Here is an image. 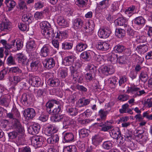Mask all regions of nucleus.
Segmentation results:
<instances>
[{
	"label": "nucleus",
	"instance_id": "obj_1",
	"mask_svg": "<svg viewBox=\"0 0 152 152\" xmlns=\"http://www.w3.org/2000/svg\"><path fill=\"white\" fill-rule=\"evenodd\" d=\"M95 124L102 127L101 130L104 132L108 131L112 129L110 132V134L111 136L114 139H118L119 135L121 134L119 129L118 128H115L112 129L113 126L111 125V123L110 122L107 121L101 123H96Z\"/></svg>",
	"mask_w": 152,
	"mask_h": 152
},
{
	"label": "nucleus",
	"instance_id": "obj_2",
	"mask_svg": "<svg viewBox=\"0 0 152 152\" xmlns=\"http://www.w3.org/2000/svg\"><path fill=\"white\" fill-rule=\"evenodd\" d=\"M12 129L18 134L20 139L24 137L25 131L24 127L18 119H13L12 121Z\"/></svg>",
	"mask_w": 152,
	"mask_h": 152
},
{
	"label": "nucleus",
	"instance_id": "obj_3",
	"mask_svg": "<svg viewBox=\"0 0 152 152\" xmlns=\"http://www.w3.org/2000/svg\"><path fill=\"white\" fill-rule=\"evenodd\" d=\"M127 93H131L134 94L133 97H135L137 96H139L145 93L144 90H140V89L135 86H131L128 87L126 91Z\"/></svg>",
	"mask_w": 152,
	"mask_h": 152
},
{
	"label": "nucleus",
	"instance_id": "obj_4",
	"mask_svg": "<svg viewBox=\"0 0 152 152\" xmlns=\"http://www.w3.org/2000/svg\"><path fill=\"white\" fill-rule=\"evenodd\" d=\"M42 33L45 38L49 39L56 38V33H54L53 29L51 27L46 30L44 29L42 31Z\"/></svg>",
	"mask_w": 152,
	"mask_h": 152
},
{
	"label": "nucleus",
	"instance_id": "obj_5",
	"mask_svg": "<svg viewBox=\"0 0 152 152\" xmlns=\"http://www.w3.org/2000/svg\"><path fill=\"white\" fill-rule=\"evenodd\" d=\"M30 84L34 87H38L42 84L41 79L37 76H33L32 75H30L29 80Z\"/></svg>",
	"mask_w": 152,
	"mask_h": 152
},
{
	"label": "nucleus",
	"instance_id": "obj_6",
	"mask_svg": "<svg viewBox=\"0 0 152 152\" xmlns=\"http://www.w3.org/2000/svg\"><path fill=\"white\" fill-rule=\"evenodd\" d=\"M44 139V138L41 136H33L31 140V144L34 146L40 147L43 144Z\"/></svg>",
	"mask_w": 152,
	"mask_h": 152
},
{
	"label": "nucleus",
	"instance_id": "obj_7",
	"mask_svg": "<svg viewBox=\"0 0 152 152\" xmlns=\"http://www.w3.org/2000/svg\"><path fill=\"white\" fill-rule=\"evenodd\" d=\"M111 33L110 29L108 27L100 29L98 32V35L101 38H106L108 37Z\"/></svg>",
	"mask_w": 152,
	"mask_h": 152
},
{
	"label": "nucleus",
	"instance_id": "obj_8",
	"mask_svg": "<svg viewBox=\"0 0 152 152\" xmlns=\"http://www.w3.org/2000/svg\"><path fill=\"white\" fill-rule=\"evenodd\" d=\"M51 50V47L49 45H45L41 48L40 55L42 57L45 58L49 55Z\"/></svg>",
	"mask_w": 152,
	"mask_h": 152
},
{
	"label": "nucleus",
	"instance_id": "obj_9",
	"mask_svg": "<svg viewBox=\"0 0 152 152\" xmlns=\"http://www.w3.org/2000/svg\"><path fill=\"white\" fill-rule=\"evenodd\" d=\"M43 64L45 68L50 69L55 66V61L53 58L50 57L45 59L43 61Z\"/></svg>",
	"mask_w": 152,
	"mask_h": 152
},
{
	"label": "nucleus",
	"instance_id": "obj_10",
	"mask_svg": "<svg viewBox=\"0 0 152 152\" xmlns=\"http://www.w3.org/2000/svg\"><path fill=\"white\" fill-rule=\"evenodd\" d=\"M75 135L72 132L65 133L63 134V142L64 143L71 142L74 140Z\"/></svg>",
	"mask_w": 152,
	"mask_h": 152
},
{
	"label": "nucleus",
	"instance_id": "obj_11",
	"mask_svg": "<svg viewBox=\"0 0 152 152\" xmlns=\"http://www.w3.org/2000/svg\"><path fill=\"white\" fill-rule=\"evenodd\" d=\"M94 26L93 23H91L90 22H88L86 24V26L82 28L84 31L88 35H91L94 32Z\"/></svg>",
	"mask_w": 152,
	"mask_h": 152
},
{
	"label": "nucleus",
	"instance_id": "obj_12",
	"mask_svg": "<svg viewBox=\"0 0 152 152\" xmlns=\"http://www.w3.org/2000/svg\"><path fill=\"white\" fill-rule=\"evenodd\" d=\"M133 22L136 26L142 27L145 23V20L142 16H140L134 19Z\"/></svg>",
	"mask_w": 152,
	"mask_h": 152
},
{
	"label": "nucleus",
	"instance_id": "obj_13",
	"mask_svg": "<svg viewBox=\"0 0 152 152\" xmlns=\"http://www.w3.org/2000/svg\"><path fill=\"white\" fill-rule=\"evenodd\" d=\"M40 127L39 124H34L29 126L28 128V132L33 135L38 134L39 131Z\"/></svg>",
	"mask_w": 152,
	"mask_h": 152
},
{
	"label": "nucleus",
	"instance_id": "obj_14",
	"mask_svg": "<svg viewBox=\"0 0 152 152\" xmlns=\"http://www.w3.org/2000/svg\"><path fill=\"white\" fill-rule=\"evenodd\" d=\"M22 20L26 24H29L31 23L34 20L33 15L31 13H27L22 16Z\"/></svg>",
	"mask_w": 152,
	"mask_h": 152
},
{
	"label": "nucleus",
	"instance_id": "obj_15",
	"mask_svg": "<svg viewBox=\"0 0 152 152\" xmlns=\"http://www.w3.org/2000/svg\"><path fill=\"white\" fill-rule=\"evenodd\" d=\"M96 48L99 50L106 51L109 48V45L105 42H99L97 43Z\"/></svg>",
	"mask_w": 152,
	"mask_h": 152
},
{
	"label": "nucleus",
	"instance_id": "obj_16",
	"mask_svg": "<svg viewBox=\"0 0 152 152\" xmlns=\"http://www.w3.org/2000/svg\"><path fill=\"white\" fill-rule=\"evenodd\" d=\"M66 111L67 113L69 115L72 116L77 115L78 113V109L76 107H73L69 105L66 106Z\"/></svg>",
	"mask_w": 152,
	"mask_h": 152
},
{
	"label": "nucleus",
	"instance_id": "obj_17",
	"mask_svg": "<svg viewBox=\"0 0 152 152\" xmlns=\"http://www.w3.org/2000/svg\"><path fill=\"white\" fill-rule=\"evenodd\" d=\"M94 54V52L91 51H88L83 52L81 54V57L85 61H88L90 60L91 56Z\"/></svg>",
	"mask_w": 152,
	"mask_h": 152
},
{
	"label": "nucleus",
	"instance_id": "obj_18",
	"mask_svg": "<svg viewBox=\"0 0 152 152\" xmlns=\"http://www.w3.org/2000/svg\"><path fill=\"white\" fill-rule=\"evenodd\" d=\"M115 23L116 25L124 26L125 28H127L129 26L127 25L126 20L123 17H120L115 20Z\"/></svg>",
	"mask_w": 152,
	"mask_h": 152
},
{
	"label": "nucleus",
	"instance_id": "obj_19",
	"mask_svg": "<svg viewBox=\"0 0 152 152\" xmlns=\"http://www.w3.org/2000/svg\"><path fill=\"white\" fill-rule=\"evenodd\" d=\"M32 97L31 94L23 93L22 95L21 101L24 104H28L32 101Z\"/></svg>",
	"mask_w": 152,
	"mask_h": 152
},
{
	"label": "nucleus",
	"instance_id": "obj_20",
	"mask_svg": "<svg viewBox=\"0 0 152 152\" xmlns=\"http://www.w3.org/2000/svg\"><path fill=\"white\" fill-rule=\"evenodd\" d=\"M26 115L30 119L33 118L36 115V111L33 108H28L24 111Z\"/></svg>",
	"mask_w": 152,
	"mask_h": 152
},
{
	"label": "nucleus",
	"instance_id": "obj_21",
	"mask_svg": "<svg viewBox=\"0 0 152 152\" xmlns=\"http://www.w3.org/2000/svg\"><path fill=\"white\" fill-rule=\"evenodd\" d=\"M11 28V23L10 22H2L0 25V30L1 31H10Z\"/></svg>",
	"mask_w": 152,
	"mask_h": 152
},
{
	"label": "nucleus",
	"instance_id": "obj_22",
	"mask_svg": "<svg viewBox=\"0 0 152 152\" xmlns=\"http://www.w3.org/2000/svg\"><path fill=\"white\" fill-rule=\"evenodd\" d=\"M75 58L73 56H70L66 57L64 59L63 63L65 66H69L73 63Z\"/></svg>",
	"mask_w": 152,
	"mask_h": 152
},
{
	"label": "nucleus",
	"instance_id": "obj_23",
	"mask_svg": "<svg viewBox=\"0 0 152 152\" xmlns=\"http://www.w3.org/2000/svg\"><path fill=\"white\" fill-rule=\"evenodd\" d=\"M103 140L102 137L99 135H96L92 138V143L96 146L99 145Z\"/></svg>",
	"mask_w": 152,
	"mask_h": 152
},
{
	"label": "nucleus",
	"instance_id": "obj_24",
	"mask_svg": "<svg viewBox=\"0 0 152 152\" xmlns=\"http://www.w3.org/2000/svg\"><path fill=\"white\" fill-rule=\"evenodd\" d=\"M9 79L11 84L15 86L21 80L22 78L19 76H15L12 77H9Z\"/></svg>",
	"mask_w": 152,
	"mask_h": 152
},
{
	"label": "nucleus",
	"instance_id": "obj_25",
	"mask_svg": "<svg viewBox=\"0 0 152 152\" xmlns=\"http://www.w3.org/2000/svg\"><path fill=\"white\" fill-rule=\"evenodd\" d=\"M73 123V121L68 117H65L63 122V128L66 129L69 128Z\"/></svg>",
	"mask_w": 152,
	"mask_h": 152
},
{
	"label": "nucleus",
	"instance_id": "obj_26",
	"mask_svg": "<svg viewBox=\"0 0 152 152\" xmlns=\"http://www.w3.org/2000/svg\"><path fill=\"white\" fill-rule=\"evenodd\" d=\"M5 4L8 8V11L12 10L16 5V2L13 0H5Z\"/></svg>",
	"mask_w": 152,
	"mask_h": 152
},
{
	"label": "nucleus",
	"instance_id": "obj_27",
	"mask_svg": "<svg viewBox=\"0 0 152 152\" xmlns=\"http://www.w3.org/2000/svg\"><path fill=\"white\" fill-rule=\"evenodd\" d=\"M87 47V45L84 42H78L76 46L77 51L80 52L85 50Z\"/></svg>",
	"mask_w": 152,
	"mask_h": 152
},
{
	"label": "nucleus",
	"instance_id": "obj_28",
	"mask_svg": "<svg viewBox=\"0 0 152 152\" xmlns=\"http://www.w3.org/2000/svg\"><path fill=\"white\" fill-rule=\"evenodd\" d=\"M83 21L80 18H76L73 22V27L76 30L80 28L83 25Z\"/></svg>",
	"mask_w": 152,
	"mask_h": 152
},
{
	"label": "nucleus",
	"instance_id": "obj_29",
	"mask_svg": "<svg viewBox=\"0 0 152 152\" xmlns=\"http://www.w3.org/2000/svg\"><path fill=\"white\" fill-rule=\"evenodd\" d=\"M110 110H104V109H100L98 115L101 118L102 121L105 120L107 117V115L109 113Z\"/></svg>",
	"mask_w": 152,
	"mask_h": 152
},
{
	"label": "nucleus",
	"instance_id": "obj_30",
	"mask_svg": "<svg viewBox=\"0 0 152 152\" xmlns=\"http://www.w3.org/2000/svg\"><path fill=\"white\" fill-rule=\"evenodd\" d=\"M48 84L51 86L56 87L58 86L60 84L59 80L57 78L49 79L48 80Z\"/></svg>",
	"mask_w": 152,
	"mask_h": 152
},
{
	"label": "nucleus",
	"instance_id": "obj_31",
	"mask_svg": "<svg viewBox=\"0 0 152 152\" xmlns=\"http://www.w3.org/2000/svg\"><path fill=\"white\" fill-rule=\"evenodd\" d=\"M148 135L147 132H144L141 135L140 134L138 135V138H137V140L140 142L144 143L148 140Z\"/></svg>",
	"mask_w": 152,
	"mask_h": 152
},
{
	"label": "nucleus",
	"instance_id": "obj_32",
	"mask_svg": "<svg viewBox=\"0 0 152 152\" xmlns=\"http://www.w3.org/2000/svg\"><path fill=\"white\" fill-rule=\"evenodd\" d=\"M67 33L66 31H58L56 33V38H59V40H62L63 38H66L67 37Z\"/></svg>",
	"mask_w": 152,
	"mask_h": 152
},
{
	"label": "nucleus",
	"instance_id": "obj_33",
	"mask_svg": "<svg viewBox=\"0 0 152 152\" xmlns=\"http://www.w3.org/2000/svg\"><path fill=\"white\" fill-rule=\"evenodd\" d=\"M17 59L18 62L23 65H25L27 63L26 57L22 53H19L18 55Z\"/></svg>",
	"mask_w": 152,
	"mask_h": 152
},
{
	"label": "nucleus",
	"instance_id": "obj_34",
	"mask_svg": "<svg viewBox=\"0 0 152 152\" xmlns=\"http://www.w3.org/2000/svg\"><path fill=\"white\" fill-rule=\"evenodd\" d=\"M63 151L64 152H77V148L74 145L64 147Z\"/></svg>",
	"mask_w": 152,
	"mask_h": 152
},
{
	"label": "nucleus",
	"instance_id": "obj_35",
	"mask_svg": "<svg viewBox=\"0 0 152 152\" xmlns=\"http://www.w3.org/2000/svg\"><path fill=\"white\" fill-rule=\"evenodd\" d=\"M64 115H63L55 114V115L51 117V120L54 122H59L61 121L64 118Z\"/></svg>",
	"mask_w": 152,
	"mask_h": 152
},
{
	"label": "nucleus",
	"instance_id": "obj_36",
	"mask_svg": "<svg viewBox=\"0 0 152 152\" xmlns=\"http://www.w3.org/2000/svg\"><path fill=\"white\" fill-rule=\"evenodd\" d=\"M125 30L123 29L116 28L115 35L119 38H123L125 35Z\"/></svg>",
	"mask_w": 152,
	"mask_h": 152
},
{
	"label": "nucleus",
	"instance_id": "obj_37",
	"mask_svg": "<svg viewBox=\"0 0 152 152\" xmlns=\"http://www.w3.org/2000/svg\"><path fill=\"white\" fill-rule=\"evenodd\" d=\"M57 22L59 25L61 26L67 27L68 24L63 17L61 16H59L57 20Z\"/></svg>",
	"mask_w": 152,
	"mask_h": 152
},
{
	"label": "nucleus",
	"instance_id": "obj_38",
	"mask_svg": "<svg viewBox=\"0 0 152 152\" xmlns=\"http://www.w3.org/2000/svg\"><path fill=\"white\" fill-rule=\"evenodd\" d=\"M135 7L134 6H132L127 8L125 11V13L126 15L129 17L132 16L133 14L134 13V10Z\"/></svg>",
	"mask_w": 152,
	"mask_h": 152
},
{
	"label": "nucleus",
	"instance_id": "obj_39",
	"mask_svg": "<svg viewBox=\"0 0 152 152\" xmlns=\"http://www.w3.org/2000/svg\"><path fill=\"white\" fill-rule=\"evenodd\" d=\"M73 45L72 42H64L62 43V49L66 50H69L72 48Z\"/></svg>",
	"mask_w": 152,
	"mask_h": 152
},
{
	"label": "nucleus",
	"instance_id": "obj_40",
	"mask_svg": "<svg viewBox=\"0 0 152 152\" xmlns=\"http://www.w3.org/2000/svg\"><path fill=\"white\" fill-rule=\"evenodd\" d=\"M113 147L112 142L111 141H106L103 142L102 147L105 149L109 150L111 149Z\"/></svg>",
	"mask_w": 152,
	"mask_h": 152
},
{
	"label": "nucleus",
	"instance_id": "obj_41",
	"mask_svg": "<svg viewBox=\"0 0 152 152\" xmlns=\"http://www.w3.org/2000/svg\"><path fill=\"white\" fill-rule=\"evenodd\" d=\"M107 60L111 63L114 64L116 59H117V55L112 53H108L107 55Z\"/></svg>",
	"mask_w": 152,
	"mask_h": 152
},
{
	"label": "nucleus",
	"instance_id": "obj_42",
	"mask_svg": "<svg viewBox=\"0 0 152 152\" xmlns=\"http://www.w3.org/2000/svg\"><path fill=\"white\" fill-rule=\"evenodd\" d=\"M9 104V100L6 96L1 97L0 98V105L7 107Z\"/></svg>",
	"mask_w": 152,
	"mask_h": 152
},
{
	"label": "nucleus",
	"instance_id": "obj_43",
	"mask_svg": "<svg viewBox=\"0 0 152 152\" xmlns=\"http://www.w3.org/2000/svg\"><path fill=\"white\" fill-rule=\"evenodd\" d=\"M26 48L29 50H33L36 48V44L34 40L30 41L28 42L26 45Z\"/></svg>",
	"mask_w": 152,
	"mask_h": 152
},
{
	"label": "nucleus",
	"instance_id": "obj_44",
	"mask_svg": "<svg viewBox=\"0 0 152 152\" xmlns=\"http://www.w3.org/2000/svg\"><path fill=\"white\" fill-rule=\"evenodd\" d=\"M148 78V75L146 71H142L139 76L140 80L142 81H146Z\"/></svg>",
	"mask_w": 152,
	"mask_h": 152
},
{
	"label": "nucleus",
	"instance_id": "obj_45",
	"mask_svg": "<svg viewBox=\"0 0 152 152\" xmlns=\"http://www.w3.org/2000/svg\"><path fill=\"white\" fill-rule=\"evenodd\" d=\"M40 26L42 29V31L44 29L45 30L48 29L49 28H51L50 23L46 21H43L40 23Z\"/></svg>",
	"mask_w": 152,
	"mask_h": 152
},
{
	"label": "nucleus",
	"instance_id": "obj_46",
	"mask_svg": "<svg viewBox=\"0 0 152 152\" xmlns=\"http://www.w3.org/2000/svg\"><path fill=\"white\" fill-rule=\"evenodd\" d=\"M124 136L125 140L127 141H131L133 138V134L132 131L127 130Z\"/></svg>",
	"mask_w": 152,
	"mask_h": 152
},
{
	"label": "nucleus",
	"instance_id": "obj_47",
	"mask_svg": "<svg viewBox=\"0 0 152 152\" xmlns=\"http://www.w3.org/2000/svg\"><path fill=\"white\" fill-rule=\"evenodd\" d=\"M7 63L9 66L15 65L16 62L15 58L10 55L7 60Z\"/></svg>",
	"mask_w": 152,
	"mask_h": 152
},
{
	"label": "nucleus",
	"instance_id": "obj_48",
	"mask_svg": "<svg viewBox=\"0 0 152 152\" xmlns=\"http://www.w3.org/2000/svg\"><path fill=\"white\" fill-rule=\"evenodd\" d=\"M127 32L128 35L130 38H133L135 37H136L137 34V32L134 31L133 29L129 28V26L127 27Z\"/></svg>",
	"mask_w": 152,
	"mask_h": 152
},
{
	"label": "nucleus",
	"instance_id": "obj_49",
	"mask_svg": "<svg viewBox=\"0 0 152 152\" xmlns=\"http://www.w3.org/2000/svg\"><path fill=\"white\" fill-rule=\"evenodd\" d=\"M78 108L86 106L85 101V97H83L79 99L77 101V104Z\"/></svg>",
	"mask_w": 152,
	"mask_h": 152
},
{
	"label": "nucleus",
	"instance_id": "obj_50",
	"mask_svg": "<svg viewBox=\"0 0 152 152\" xmlns=\"http://www.w3.org/2000/svg\"><path fill=\"white\" fill-rule=\"evenodd\" d=\"M124 50V47L121 45L118 44L114 48V50L116 53H121Z\"/></svg>",
	"mask_w": 152,
	"mask_h": 152
},
{
	"label": "nucleus",
	"instance_id": "obj_51",
	"mask_svg": "<svg viewBox=\"0 0 152 152\" xmlns=\"http://www.w3.org/2000/svg\"><path fill=\"white\" fill-rule=\"evenodd\" d=\"M99 7L102 9L107 8L109 6L108 0H104L99 2Z\"/></svg>",
	"mask_w": 152,
	"mask_h": 152
},
{
	"label": "nucleus",
	"instance_id": "obj_52",
	"mask_svg": "<svg viewBox=\"0 0 152 152\" xmlns=\"http://www.w3.org/2000/svg\"><path fill=\"white\" fill-rule=\"evenodd\" d=\"M39 62L38 61H33L31 63L30 67L32 71H36L38 68V64Z\"/></svg>",
	"mask_w": 152,
	"mask_h": 152
},
{
	"label": "nucleus",
	"instance_id": "obj_53",
	"mask_svg": "<svg viewBox=\"0 0 152 152\" xmlns=\"http://www.w3.org/2000/svg\"><path fill=\"white\" fill-rule=\"evenodd\" d=\"M79 134L80 137H85L88 135V130L84 129H82L79 131Z\"/></svg>",
	"mask_w": 152,
	"mask_h": 152
},
{
	"label": "nucleus",
	"instance_id": "obj_54",
	"mask_svg": "<svg viewBox=\"0 0 152 152\" xmlns=\"http://www.w3.org/2000/svg\"><path fill=\"white\" fill-rule=\"evenodd\" d=\"M118 79L116 77H113L110 78L108 79V82L111 84H112L114 87H115L116 85L118 84Z\"/></svg>",
	"mask_w": 152,
	"mask_h": 152
},
{
	"label": "nucleus",
	"instance_id": "obj_55",
	"mask_svg": "<svg viewBox=\"0 0 152 152\" xmlns=\"http://www.w3.org/2000/svg\"><path fill=\"white\" fill-rule=\"evenodd\" d=\"M136 41L138 43H144L146 41V37L143 35L136 36Z\"/></svg>",
	"mask_w": 152,
	"mask_h": 152
},
{
	"label": "nucleus",
	"instance_id": "obj_56",
	"mask_svg": "<svg viewBox=\"0 0 152 152\" xmlns=\"http://www.w3.org/2000/svg\"><path fill=\"white\" fill-rule=\"evenodd\" d=\"M10 71L12 73H15L16 74H19L22 72L21 70L18 66L10 68Z\"/></svg>",
	"mask_w": 152,
	"mask_h": 152
},
{
	"label": "nucleus",
	"instance_id": "obj_57",
	"mask_svg": "<svg viewBox=\"0 0 152 152\" xmlns=\"http://www.w3.org/2000/svg\"><path fill=\"white\" fill-rule=\"evenodd\" d=\"M9 138L10 139H14L17 137H18L19 139V135L15 131H13L8 133Z\"/></svg>",
	"mask_w": 152,
	"mask_h": 152
},
{
	"label": "nucleus",
	"instance_id": "obj_58",
	"mask_svg": "<svg viewBox=\"0 0 152 152\" xmlns=\"http://www.w3.org/2000/svg\"><path fill=\"white\" fill-rule=\"evenodd\" d=\"M128 78L126 76L124 75L120 77L119 80L118 81L119 86H120L125 84Z\"/></svg>",
	"mask_w": 152,
	"mask_h": 152
},
{
	"label": "nucleus",
	"instance_id": "obj_59",
	"mask_svg": "<svg viewBox=\"0 0 152 152\" xmlns=\"http://www.w3.org/2000/svg\"><path fill=\"white\" fill-rule=\"evenodd\" d=\"M53 106L54 104L50 101H49L46 104V106L47 107L46 110L48 113H52L51 109L53 107Z\"/></svg>",
	"mask_w": 152,
	"mask_h": 152
},
{
	"label": "nucleus",
	"instance_id": "obj_60",
	"mask_svg": "<svg viewBox=\"0 0 152 152\" xmlns=\"http://www.w3.org/2000/svg\"><path fill=\"white\" fill-rule=\"evenodd\" d=\"M43 14L42 12H37L34 14V17L36 20H40L44 17Z\"/></svg>",
	"mask_w": 152,
	"mask_h": 152
},
{
	"label": "nucleus",
	"instance_id": "obj_61",
	"mask_svg": "<svg viewBox=\"0 0 152 152\" xmlns=\"http://www.w3.org/2000/svg\"><path fill=\"white\" fill-rule=\"evenodd\" d=\"M28 24L19 23L18 24V27L19 29L21 31H24L28 30Z\"/></svg>",
	"mask_w": 152,
	"mask_h": 152
},
{
	"label": "nucleus",
	"instance_id": "obj_62",
	"mask_svg": "<svg viewBox=\"0 0 152 152\" xmlns=\"http://www.w3.org/2000/svg\"><path fill=\"white\" fill-rule=\"evenodd\" d=\"M60 77L62 79H65L68 75V71L66 69H63L61 70L60 73Z\"/></svg>",
	"mask_w": 152,
	"mask_h": 152
},
{
	"label": "nucleus",
	"instance_id": "obj_63",
	"mask_svg": "<svg viewBox=\"0 0 152 152\" xmlns=\"http://www.w3.org/2000/svg\"><path fill=\"white\" fill-rule=\"evenodd\" d=\"M35 93L36 94L37 97H39L43 96L44 94V89H39L35 90Z\"/></svg>",
	"mask_w": 152,
	"mask_h": 152
},
{
	"label": "nucleus",
	"instance_id": "obj_64",
	"mask_svg": "<svg viewBox=\"0 0 152 152\" xmlns=\"http://www.w3.org/2000/svg\"><path fill=\"white\" fill-rule=\"evenodd\" d=\"M19 152H31V149L28 146L19 148Z\"/></svg>",
	"mask_w": 152,
	"mask_h": 152
}]
</instances>
